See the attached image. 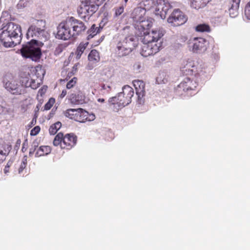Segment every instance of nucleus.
<instances>
[{
  "label": "nucleus",
  "mask_w": 250,
  "mask_h": 250,
  "mask_svg": "<svg viewBox=\"0 0 250 250\" xmlns=\"http://www.w3.org/2000/svg\"><path fill=\"white\" fill-rule=\"evenodd\" d=\"M152 25L148 21H143L136 25V34L140 36L143 43H157L163 37V34L160 30L149 31Z\"/></svg>",
  "instance_id": "f257e3e1"
},
{
  "label": "nucleus",
  "mask_w": 250,
  "mask_h": 250,
  "mask_svg": "<svg viewBox=\"0 0 250 250\" xmlns=\"http://www.w3.org/2000/svg\"><path fill=\"white\" fill-rule=\"evenodd\" d=\"M101 3V0H81L77 12L80 17L85 20L91 16L97 10Z\"/></svg>",
  "instance_id": "f03ea898"
},
{
  "label": "nucleus",
  "mask_w": 250,
  "mask_h": 250,
  "mask_svg": "<svg viewBox=\"0 0 250 250\" xmlns=\"http://www.w3.org/2000/svg\"><path fill=\"white\" fill-rule=\"evenodd\" d=\"M21 52L23 57L30 58L34 61H39L42 55L39 42L35 39H32L30 42L23 45Z\"/></svg>",
  "instance_id": "7ed1b4c3"
},
{
  "label": "nucleus",
  "mask_w": 250,
  "mask_h": 250,
  "mask_svg": "<svg viewBox=\"0 0 250 250\" xmlns=\"http://www.w3.org/2000/svg\"><path fill=\"white\" fill-rule=\"evenodd\" d=\"M77 141V137L74 134L67 133L64 135L59 132L55 137L53 143L55 146H60L62 149L70 150L76 145Z\"/></svg>",
  "instance_id": "20e7f679"
},
{
  "label": "nucleus",
  "mask_w": 250,
  "mask_h": 250,
  "mask_svg": "<svg viewBox=\"0 0 250 250\" xmlns=\"http://www.w3.org/2000/svg\"><path fill=\"white\" fill-rule=\"evenodd\" d=\"M65 117L80 123L91 121L95 119L94 114H89L88 112L81 108H69L64 112Z\"/></svg>",
  "instance_id": "39448f33"
},
{
  "label": "nucleus",
  "mask_w": 250,
  "mask_h": 250,
  "mask_svg": "<svg viewBox=\"0 0 250 250\" xmlns=\"http://www.w3.org/2000/svg\"><path fill=\"white\" fill-rule=\"evenodd\" d=\"M197 85L195 81L186 78L175 88V94L180 97L191 96L194 94Z\"/></svg>",
  "instance_id": "423d86ee"
},
{
  "label": "nucleus",
  "mask_w": 250,
  "mask_h": 250,
  "mask_svg": "<svg viewBox=\"0 0 250 250\" xmlns=\"http://www.w3.org/2000/svg\"><path fill=\"white\" fill-rule=\"evenodd\" d=\"M135 42L134 39L130 37L119 42L116 46V54L120 57L129 55L135 47Z\"/></svg>",
  "instance_id": "0eeeda50"
},
{
  "label": "nucleus",
  "mask_w": 250,
  "mask_h": 250,
  "mask_svg": "<svg viewBox=\"0 0 250 250\" xmlns=\"http://www.w3.org/2000/svg\"><path fill=\"white\" fill-rule=\"evenodd\" d=\"M134 95V90L130 86L126 85L123 87V91L117 97L114 98L120 106H125L129 104Z\"/></svg>",
  "instance_id": "6e6552de"
},
{
  "label": "nucleus",
  "mask_w": 250,
  "mask_h": 250,
  "mask_svg": "<svg viewBox=\"0 0 250 250\" xmlns=\"http://www.w3.org/2000/svg\"><path fill=\"white\" fill-rule=\"evenodd\" d=\"M56 38L64 41L68 40L73 38L71 28L70 25H69L68 19L62 21L58 25Z\"/></svg>",
  "instance_id": "1a4fd4ad"
},
{
  "label": "nucleus",
  "mask_w": 250,
  "mask_h": 250,
  "mask_svg": "<svg viewBox=\"0 0 250 250\" xmlns=\"http://www.w3.org/2000/svg\"><path fill=\"white\" fill-rule=\"evenodd\" d=\"M67 19L69 25L71 28L73 38H76L86 30V26L82 21L76 19L73 17H69Z\"/></svg>",
  "instance_id": "9d476101"
},
{
  "label": "nucleus",
  "mask_w": 250,
  "mask_h": 250,
  "mask_svg": "<svg viewBox=\"0 0 250 250\" xmlns=\"http://www.w3.org/2000/svg\"><path fill=\"white\" fill-rule=\"evenodd\" d=\"M187 20L186 15L179 9L173 10L167 18V22L173 26H178L185 23Z\"/></svg>",
  "instance_id": "9b49d317"
},
{
  "label": "nucleus",
  "mask_w": 250,
  "mask_h": 250,
  "mask_svg": "<svg viewBox=\"0 0 250 250\" xmlns=\"http://www.w3.org/2000/svg\"><path fill=\"white\" fill-rule=\"evenodd\" d=\"M85 94L79 88L69 92L67 96L68 101L72 104H82L84 102Z\"/></svg>",
  "instance_id": "f8f14e48"
},
{
  "label": "nucleus",
  "mask_w": 250,
  "mask_h": 250,
  "mask_svg": "<svg viewBox=\"0 0 250 250\" xmlns=\"http://www.w3.org/2000/svg\"><path fill=\"white\" fill-rule=\"evenodd\" d=\"M165 2L163 0H157L155 1L154 0H146L145 2L144 5L145 9L150 10L154 8L156 14H160L162 15V12L164 11L163 5Z\"/></svg>",
  "instance_id": "ddd939ff"
},
{
  "label": "nucleus",
  "mask_w": 250,
  "mask_h": 250,
  "mask_svg": "<svg viewBox=\"0 0 250 250\" xmlns=\"http://www.w3.org/2000/svg\"><path fill=\"white\" fill-rule=\"evenodd\" d=\"M4 87L13 94L21 95L25 93L23 86L19 84L16 81L5 82Z\"/></svg>",
  "instance_id": "4468645a"
},
{
  "label": "nucleus",
  "mask_w": 250,
  "mask_h": 250,
  "mask_svg": "<svg viewBox=\"0 0 250 250\" xmlns=\"http://www.w3.org/2000/svg\"><path fill=\"white\" fill-rule=\"evenodd\" d=\"M160 47V46L158 45L157 43H143L141 54L145 57L154 55L159 51Z\"/></svg>",
  "instance_id": "2eb2a0df"
},
{
  "label": "nucleus",
  "mask_w": 250,
  "mask_h": 250,
  "mask_svg": "<svg viewBox=\"0 0 250 250\" xmlns=\"http://www.w3.org/2000/svg\"><path fill=\"white\" fill-rule=\"evenodd\" d=\"M12 39L4 27L0 29V41L5 47L15 46L16 43H15Z\"/></svg>",
  "instance_id": "dca6fc26"
},
{
  "label": "nucleus",
  "mask_w": 250,
  "mask_h": 250,
  "mask_svg": "<svg viewBox=\"0 0 250 250\" xmlns=\"http://www.w3.org/2000/svg\"><path fill=\"white\" fill-rule=\"evenodd\" d=\"M207 41L202 38H195L193 40L192 51L195 53L204 51L207 49Z\"/></svg>",
  "instance_id": "f3484780"
},
{
  "label": "nucleus",
  "mask_w": 250,
  "mask_h": 250,
  "mask_svg": "<svg viewBox=\"0 0 250 250\" xmlns=\"http://www.w3.org/2000/svg\"><path fill=\"white\" fill-rule=\"evenodd\" d=\"M4 27L12 38H18L21 32V27L14 22L8 23Z\"/></svg>",
  "instance_id": "a211bd4d"
},
{
  "label": "nucleus",
  "mask_w": 250,
  "mask_h": 250,
  "mask_svg": "<svg viewBox=\"0 0 250 250\" xmlns=\"http://www.w3.org/2000/svg\"><path fill=\"white\" fill-rule=\"evenodd\" d=\"M46 22L44 20H36L35 22L29 27V34H31L32 29L44 32L45 28Z\"/></svg>",
  "instance_id": "6ab92c4d"
},
{
  "label": "nucleus",
  "mask_w": 250,
  "mask_h": 250,
  "mask_svg": "<svg viewBox=\"0 0 250 250\" xmlns=\"http://www.w3.org/2000/svg\"><path fill=\"white\" fill-rule=\"evenodd\" d=\"M240 1L241 0H230L229 1V10L231 17H235L237 13Z\"/></svg>",
  "instance_id": "aec40b11"
},
{
  "label": "nucleus",
  "mask_w": 250,
  "mask_h": 250,
  "mask_svg": "<svg viewBox=\"0 0 250 250\" xmlns=\"http://www.w3.org/2000/svg\"><path fill=\"white\" fill-rule=\"evenodd\" d=\"M51 151V148L48 146H41L35 153V157H39L49 154Z\"/></svg>",
  "instance_id": "412c9836"
},
{
  "label": "nucleus",
  "mask_w": 250,
  "mask_h": 250,
  "mask_svg": "<svg viewBox=\"0 0 250 250\" xmlns=\"http://www.w3.org/2000/svg\"><path fill=\"white\" fill-rule=\"evenodd\" d=\"M211 0H191V6L195 9H199L204 7Z\"/></svg>",
  "instance_id": "4be33fe9"
},
{
  "label": "nucleus",
  "mask_w": 250,
  "mask_h": 250,
  "mask_svg": "<svg viewBox=\"0 0 250 250\" xmlns=\"http://www.w3.org/2000/svg\"><path fill=\"white\" fill-rule=\"evenodd\" d=\"M133 83L137 94H141L145 91V84L143 81L135 80L133 81Z\"/></svg>",
  "instance_id": "5701e85b"
},
{
  "label": "nucleus",
  "mask_w": 250,
  "mask_h": 250,
  "mask_svg": "<svg viewBox=\"0 0 250 250\" xmlns=\"http://www.w3.org/2000/svg\"><path fill=\"white\" fill-rule=\"evenodd\" d=\"M88 44L89 42H82L79 44L75 52V55L77 59H80L81 58L82 54L87 47Z\"/></svg>",
  "instance_id": "b1692460"
},
{
  "label": "nucleus",
  "mask_w": 250,
  "mask_h": 250,
  "mask_svg": "<svg viewBox=\"0 0 250 250\" xmlns=\"http://www.w3.org/2000/svg\"><path fill=\"white\" fill-rule=\"evenodd\" d=\"M88 59L92 63L98 62L100 60L99 52L95 49L92 50L88 56Z\"/></svg>",
  "instance_id": "393cba45"
},
{
  "label": "nucleus",
  "mask_w": 250,
  "mask_h": 250,
  "mask_svg": "<svg viewBox=\"0 0 250 250\" xmlns=\"http://www.w3.org/2000/svg\"><path fill=\"white\" fill-rule=\"evenodd\" d=\"M47 89V86H43L38 91V93L37 96V99L39 101V102L42 104L43 102V97L44 96Z\"/></svg>",
  "instance_id": "a878e982"
},
{
  "label": "nucleus",
  "mask_w": 250,
  "mask_h": 250,
  "mask_svg": "<svg viewBox=\"0 0 250 250\" xmlns=\"http://www.w3.org/2000/svg\"><path fill=\"white\" fill-rule=\"evenodd\" d=\"M100 31V29L95 27V25L93 24L92 25L91 28L88 30V35L87 37V40H90L94 36L97 35Z\"/></svg>",
  "instance_id": "bb28decb"
},
{
  "label": "nucleus",
  "mask_w": 250,
  "mask_h": 250,
  "mask_svg": "<svg viewBox=\"0 0 250 250\" xmlns=\"http://www.w3.org/2000/svg\"><path fill=\"white\" fill-rule=\"evenodd\" d=\"M196 31L200 32H209L210 27L208 24L203 23L197 25L195 27Z\"/></svg>",
  "instance_id": "cd10ccee"
},
{
  "label": "nucleus",
  "mask_w": 250,
  "mask_h": 250,
  "mask_svg": "<svg viewBox=\"0 0 250 250\" xmlns=\"http://www.w3.org/2000/svg\"><path fill=\"white\" fill-rule=\"evenodd\" d=\"M62 124L60 122H56V123L51 125L49 129V131L50 134H55L59 129L61 127Z\"/></svg>",
  "instance_id": "c85d7f7f"
},
{
  "label": "nucleus",
  "mask_w": 250,
  "mask_h": 250,
  "mask_svg": "<svg viewBox=\"0 0 250 250\" xmlns=\"http://www.w3.org/2000/svg\"><path fill=\"white\" fill-rule=\"evenodd\" d=\"M9 148V149L7 152L5 150L4 148L3 147V146L0 145V163L3 162V161L4 160L7 154L8 153L9 151H10L11 149V146L10 145H7V148Z\"/></svg>",
  "instance_id": "c756f323"
},
{
  "label": "nucleus",
  "mask_w": 250,
  "mask_h": 250,
  "mask_svg": "<svg viewBox=\"0 0 250 250\" xmlns=\"http://www.w3.org/2000/svg\"><path fill=\"white\" fill-rule=\"evenodd\" d=\"M32 33L29 34V29H28L26 33V37L27 39H29L30 38H38L43 33V32L39 31V30H37L36 29H32Z\"/></svg>",
  "instance_id": "7c9ffc66"
},
{
  "label": "nucleus",
  "mask_w": 250,
  "mask_h": 250,
  "mask_svg": "<svg viewBox=\"0 0 250 250\" xmlns=\"http://www.w3.org/2000/svg\"><path fill=\"white\" fill-rule=\"evenodd\" d=\"M31 79H29L28 78L25 77L23 78L21 80V83L20 84L21 85H22L23 86V88L24 89V90H25V88L26 87H29L31 86ZM26 92V91H25V93Z\"/></svg>",
  "instance_id": "2f4dec72"
},
{
  "label": "nucleus",
  "mask_w": 250,
  "mask_h": 250,
  "mask_svg": "<svg viewBox=\"0 0 250 250\" xmlns=\"http://www.w3.org/2000/svg\"><path fill=\"white\" fill-rule=\"evenodd\" d=\"M55 103V99L54 98H50L44 106V109L48 110L51 109Z\"/></svg>",
  "instance_id": "473e14b6"
},
{
  "label": "nucleus",
  "mask_w": 250,
  "mask_h": 250,
  "mask_svg": "<svg viewBox=\"0 0 250 250\" xmlns=\"http://www.w3.org/2000/svg\"><path fill=\"white\" fill-rule=\"evenodd\" d=\"M78 79L76 77H73L66 84V87L68 89L73 88L77 83Z\"/></svg>",
  "instance_id": "72a5a7b5"
},
{
  "label": "nucleus",
  "mask_w": 250,
  "mask_h": 250,
  "mask_svg": "<svg viewBox=\"0 0 250 250\" xmlns=\"http://www.w3.org/2000/svg\"><path fill=\"white\" fill-rule=\"evenodd\" d=\"M65 44H59L55 48L54 54L56 55H59L66 48Z\"/></svg>",
  "instance_id": "f704fd0d"
},
{
  "label": "nucleus",
  "mask_w": 250,
  "mask_h": 250,
  "mask_svg": "<svg viewBox=\"0 0 250 250\" xmlns=\"http://www.w3.org/2000/svg\"><path fill=\"white\" fill-rule=\"evenodd\" d=\"M27 165V156H24L22 160V162L20 165V167L18 169V171L19 173H21L22 172L24 169L26 167Z\"/></svg>",
  "instance_id": "c9c22d12"
},
{
  "label": "nucleus",
  "mask_w": 250,
  "mask_h": 250,
  "mask_svg": "<svg viewBox=\"0 0 250 250\" xmlns=\"http://www.w3.org/2000/svg\"><path fill=\"white\" fill-rule=\"evenodd\" d=\"M101 86L100 90L103 94L109 93L111 90V87L110 85H106L104 83H102Z\"/></svg>",
  "instance_id": "e433bc0d"
},
{
  "label": "nucleus",
  "mask_w": 250,
  "mask_h": 250,
  "mask_svg": "<svg viewBox=\"0 0 250 250\" xmlns=\"http://www.w3.org/2000/svg\"><path fill=\"white\" fill-rule=\"evenodd\" d=\"M39 146V143L37 141H34L31 145V148L29 151V155L31 156L33 155L36 150V148Z\"/></svg>",
  "instance_id": "4c0bfd02"
},
{
  "label": "nucleus",
  "mask_w": 250,
  "mask_h": 250,
  "mask_svg": "<svg viewBox=\"0 0 250 250\" xmlns=\"http://www.w3.org/2000/svg\"><path fill=\"white\" fill-rule=\"evenodd\" d=\"M41 128L39 125L35 126L30 131L31 136H36L40 131Z\"/></svg>",
  "instance_id": "58836bf2"
},
{
  "label": "nucleus",
  "mask_w": 250,
  "mask_h": 250,
  "mask_svg": "<svg viewBox=\"0 0 250 250\" xmlns=\"http://www.w3.org/2000/svg\"><path fill=\"white\" fill-rule=\"evenodd\" d=\"M245 14L247 19L250 20V2L247 4L245 7Z\"/></svg>",
  "instance_id": "ea45409f"
},
{
  "label": "nucleus",
  "mask_w": 250,
  "mask_h": 250,
  "mask_svg": "<svg viewBox=\"0 0 250 250\" xmlns=\"http://www.w3.org/2000/svg\"><path fill=\"white\" fill-rule=\"evenodd\" d=\"M124 11V8L123 6L117 7L115 9V15L116 17L121 15Z\"/></svg>",
  "instance_id": "a19ab883"
},
{
  "label": "nucleus",
  "mask_w": 250,
  "mask_h": 250,
  "mask_svg": "<svg viewBox=\"0 0 250 250\" xmlns=\"http://www.w3.org/2000/svg\"><path fill=\"white\" fill-rule=\"evenodd\" d=\"M31 86L30 87L32 89H37L39 86L40 83L39 82H36L35 80L31 79Z\"/></svg>",
  "instance_id": "79ce46f5"
},
{
  "label": "nucleus",
  "mask_w": 250,
  "mask_h": 250,
  "mask_svg": "<svg viewBox=\"0 0 250 250\" xmlns=\"http://www.w3.org/2000/svg\"><path fill=\"white\" fill-rule=\"evenodd\" d=\"M27 148H28V141H27V140L26 139L24 140V141L23 142V143L22 144L21 151L23 152H25L27 150Z\"/></svg>",
  "instance_id": "37998d69"
},
{
  "label": "nucleus",
  "mask_w": 250,
  "mask_h": 250,
  "mask_svg": "<svg viewBox=\"0 0 250 250\" xmlns=\"http://www.w3.org/2000/svg\"><path fill=\"white\" fill-rule=\"evenodd\" d=\"M6 105V103L4 101L3 98L0 96V107L5 108Z\"/></svg>",
  "instance_id": "c03bdc74"
},
{
  "label": "nucleus",
  "mask_w": 250,
  "mask_h": 250,
  "mask_svg": "<svg viewBox=\"0 0 250 250\" xmlns=\"http://www.w3.org/2000/svg\"><path fill=\"white\" fill-rule=\"evenodd\" d=\"M76 70H77V66H74L73 67L72 71H71V72H69L68 73L67 76L69 77H70L72 76L75 74V73L76 72Z\"/></svg>",
  "instance_id": "a18cd8bd"
},
{
  "label": "nucleus",
  "mask_w": 250,
  "mask_h": 250,
  "mask_svg": "<svg viewBox=\"0 0 250 250\" xmlns=\"http://www.w3.org/2000/svg\"><path fill=\"white\" fill-rule=\"evenodd\" d=\"M67 94V92L66 89H64L62 91L61 94L59 96V98L63 99Z\"/></svg>",
  "instance_id": "49530a36"
},
{
  "label": "nucleus",
  "mask_w": 250,
  "mask_h": 250,
  "mask_svg": "<svg viewBox=\"0 0 250 250\" xmlns=\"http://www.w3.org/2000/svg\"><path fill=\"white\" fill-rule=\"evenodd\" d=\"M21 141L20 139H18L16 142V146H19L21 144Z\"/></svg>",
  "instance_id": "de8ad7c7"
},
{
  "label": "nucleus",
  "mask_w": 250,
  "mask_h": 250,
  "mask_svg": "<svg viewBox=\"0 0 250 250\" xmlns=\"http://www.w3.org/2000/svg\"><path fill=\"white\" fill-rule=\"evenodd\" d=\"M98 101H101V102H104V99H99L98 100Z\"/></svg>",
  "instance_id": "09e8293b"
},
{
  "label": "nucleus",
  "mask_w": 250,
  "mask_h": 250,
  "mask_svg": "<svg viewBox=\"0 0 250 250\" xmlns=\"http://www.w3.org/2000/svg\"><path fill=\"white\" fill-rule=\"evenodd\" d=\"M7 169H6V167H5L4 169L5 172L6 173L7 172Z\"/></svg>",
  "instance_id": "8fccbe9b"
},
{
  "label": "nucleus",
  "mask_w": 250,
  "mask_h": 250,
  "mask_svg": "<svg viewBox=\"0 0 250 250\" xmlns=\"http://www.w3.org/2000/svg\"><path fill=\"white\" fill-rule=\"evenodd\" d=\"M7 169H6V167H5L4 169L5 172L6 173L7 172Z\"/></svg>",
  "instance_id": "3c124183"
},
{
  "label": "nucleus",
  "mask_w": 250,
  "mask_h": 250,
  "mask_svg": "<svg viewBox=\"0 0 250 250\" xmlns=\"http://www.w3.org/2000/svg\"><path fill=\"white\" fill-rule=\"evenodd\" d=\"M128 0H125V3H126L127 2Z\"/></svg>",
  "instance_id": "603ef678"
},
{
  "label": "nucleus",
  "mask_w": 250,
  "mask_h": 250,
  "mask_svg": "<svg viewBox=\"0 0 250 250\" xmlns=\"http://www.w3.org/2000/svg\"><path fill=\"white\" fill-rule=\"evenodd\" d=\"M32 123V124H34V121H33V120H32V123Z\"/></svg>",
  "instance_id": "864d4df0"
}]
</instances>
